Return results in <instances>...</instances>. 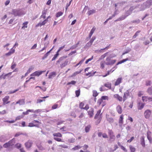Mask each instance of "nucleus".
<instances>
[{
  "label": "nucleus",
  "instance_id": "052dcab7",
  "mask_svg": "<svg viewBox=\"0 0 152 152\" xmlns=\"http://www.w3.org/2000/svg\"><path fill=\"white\" fill-rule=\"evenodd\" d=\"M16 121V120H12L10 121H9V120H6L4 121V122H6L9 123H14Z\"/></svg>",
  "mask_w": 152,
  "mask_h": 152
},
{
  "label": "nucleus",
  "instance_id": "4be33fe9",
  "mask_svg": "<svg viewBox=\"0 0 152 152\" xmlns=\"http://www.w3.org/2000/svg\"><path fill=\"white\" fill-rule=\"evenodd\" d=\"M9 96H7L5 97L3 99V102L4 104H7L9 103V102H7V101L9 100Z\"/></svg>",
  "mask_w": 152,
  "mask_h": 152
},
{
  "label": "nucleus",
  "instance_id": "cd10ccee",
  "mask_svg": "<svg viewBox=\"0 0 152 152\" xmlns=\"http://www.w3.org/2000/svg\"><path fill=\"white\" fill-rule=\"evenodd\" d=\"M129 148L131 152H135V151L136 148L132 145H129Z\"/></svg>",
  "mask_w": 152,
  "mask_h": 152
},
{
  "label": "nucleus",
  "instance_id": "69168bd1",
  "mask_svg": "<svg viewBox=\"0 0 152 152\" xmlns=\"http://www.w3.org/2000/svg\"><path fill=\"white\" fill-rule=\"evenodd\" d=\"M134 139V137H131L130 139L127 140V142L129 143H130Z\"/></svg>",
  "mask_w": 152,
  "mask_h": 152
},
{
  "label": "nucleus",
  "instance_id": "6e6d98bb",
  "mask_svg": "<svg viewBox=\"0 0 152 152\" xmlns=\"http://www.w3.org/2000/svg\"><path fill=\"white\" fill-rule=\"evenodd\" d=\"M15 146L17 148H21V145L20 143H17L15 145Z\"/></svg>",
  "mask_w": 152,
  "mask_h": 152
},
{
  "label": "nucleus",
  "instance_id": "774afa93",
  "mask_svg": "<svg viewBox=\"0 0 152 152\" xmlns=\"http://www.w3.org/2000/svg\"><path fill=\"white\" fill-rule=\"evenodd\" d=\"M121 148L122 150H123L124 151L126 152H127V150L123 146H121Z\"/></svg>",
  "mask_w": 152,
  "mask_h": 152
},
{
  "label": "nucleus",
  "instance_id": "ea45409f",
  "mask_svg": "<svg viewBox=\"0 0 152 152\" xmlns=\"http://www.w3.org/2000/svg\"><path fill=\"white\" fill-rule=\"evenodd\" d=\"M63 14V12H57L56 14V16L57 18H58L61 16Z\"/></svg>",
  "mask_w": 152,
  "mask_h": 152
},
{
  "label": "nucleus",
  "instance_id": "f257e3e1",
  "mask_svg": "<svg viewBox=\"0 0 152 152\" xmlns=\"http://www.w3.org/2000/svg\"><path fill=\"white\" fill-rule=\"evenodd\" d=\"M108 134L109 136V140L110 142L114 141L115 137L113 131L111 129H108Z\"/></svg>",
  "mask_w": 152,
  "mask_h": 152
},
{
  "label": "nucleus",
  "instance_id": "0eeeda50",
  "mask_svg": "<svg viewBox=\"0 0 152 152\" xmlns=\"http://www.w3.org/2000/svg\"><path fill=\"white\" fill-rule=\"evenodd\" d=\"M129 95L130 92L128 90L124 92L123 97V102H124L127 99L128 97L129 96Z\"/></svg>",
  "mask_w": 152,
  "mask_h": 152
},
{
  "label": "nucleus",
  "instance_id": "79ce46f5",
  "mask_svg": "<svg viewBox=\"0 0 152 152\" xmlns=\"http://www.w3.org/2000/svg\"><path fill=\"white\" fill-rule=\"evenodd\" d=\"M68 61H65L61 65V68H63L67 64Z\"/></svg>",
  "mask_w": 152,
  "mask_h": 152
},
{
  "label": "nucleus",
  "instance_id": "e433bc0d",
  "mask_svg": "<svg viewBox=\"0 0 152 152\" xmlns=\"http://www.w3.org/2000/svg\"><path fill=\"white\" fill-rule=\"evenodd\" d=\"M98 95V93L96 90L93 91V96L94 97L97 96Z\"/></svg>",
  "mask_w": 152,
  "mask_h": 152
},
{
  "label": "nucleus",
  "instance_id": "a19ab883",
  "mask_svg": "<svg viewBox=\"0 0 152 152\" xmlns=\"http://www.w3.org/2000/svg\"><path fill=\"white\" fill-rule=\"evenodd\" d=\"M75 93L76 96L77 97H78L79 96L80 94V89H79L78 90L76 91L75 92Z\"/></svg>",
  "mask_w": 152,
  "mask_h": 152
},
{
  "label": "nucleus",
  "instance_id": "6e6552de",
  "mask_svg": "<svg viewBox=\"0 0 152 152\" xmlns=\"http://www.w3.org/2000/svg\"><path fill=\"white\" fill-rule=\"evenodd\" d=\"M45 71H36L33 73L31 74L30 76H39L40 75H41L43 72H45Z\"/></svg>",
  "mask_w": 152,
  "mask_h": 152
},
{
  "label": "nucleus",
  "instance_id": "e2e57ef3",
  "mask_svg": "<svg viewBox=\"0 0 152 152\" xmlns=\"http://www.w3.org/2000/svg\"><path fill=\"white\" fill-rule=\"evenodd\" d=\"M92 45V44L89 42L86 44L85 47H90Z\"/></svg>",
  "mask_w": 152,
  "mask_h": 152
},
{
  "label": "nucleus",
  "instance_id": "f3484780",
  "mask_svg": "<svg viewBox=\"0 0 152 152\" xmlns=\"http://www.w3.org/2000/svg\"><path fill=\"white\" fill-rule=\"evenodd\" d=\"M106 60L107 61L108 60L109 61L108 62L107 64V65L113 64H114L116 61L115 60H110L108 58H107Z\"/></svg>",
  "mask_w": 152,
  "mask_h": 152
},
{
  "label": "nucleus",
  "instance_id": "a18cd8bd",
  "mask_svg": "<svg viewBox=\"0 0 152 152\" xmlns=\"http://www.w3.org/2000/svg\"><path fill=\"white\" fill-rule=\"evenodd\" d=\"M146 2L149 6L152 5V0H148Z\"/></svg>",
  "mask_w": 152,
  "mask_h": 152
},
{
  "label": "nucleus",
  "instance_id": "2eb2a0df",
  "mask_svg": "<svg viewBox=\"0 0 152 152\" xmlns=\"http://www.w3.org/2000/svg\"><path fill=\"white\" fill-rule=\"evenodd\" d=\"M104 86L107 88L109 89H111L112 88L111 83L109 82H107L104 83Z\"/></svg>",
  "mask_w": 152,
  "mask_h": 152
},
{
  "label": "nucleus",
  "instance_id": "864d4df0",
  "mask_svg": "<svg viewBox=\"0 0 152 152\" xmlns=\"http://www.w3.org/2000/svg\"><path fill=\"white\" fill-rule=\"evenodd\" d=\"M58 104H55L52 106V108L53 109H56L58 107Z\"/></svg>",
  "mask_w": 152,
  "mask_h": 152
},
{
  "label": "nucleus",
  "instance_id": "bb28decb",
  "mask_svg": "<svg viewBox=\"0 0 152 152\" xmlns=\"http://www.w3.org/2000/svg\"><path fill=\"white\" fill-rule=\"evenodd\" d=\"M53 48L50 50L48 52L45 54L44 56L42 58V59L44 60L45 58H46L48 56L49 53L52 50Z\"/></svg>",
  "mask_w": 152,
  "mask_h": 152
},
{
  "label": "nucleus",
  "instance_id": "aec40b11",
  "mask_svg": "<svg viewBox=\"0 0 152 152\" xmlns=\"http://www.w3.org/2000/svg\"><path fill=\"white\" fill-rule=\"evenodd\" d=\"M102 103V107H103L105 105V104L103 103V100L102 99H101V98L99 99L97 102V104L99 106Z\"/></svg>",
  "mask_w": 152,
  "mask_h": 152
},
{
  "label": "nucleus",
  "instance_id": "6ab92c4d",
  "mask_svg": "<svg viewBox=\"0 0 152 152\" xmlns=\"http://www.w3.org/2000/svg\"><path fill=\"white\" fill-rule=\"evenodd\" d=\"M106 118L107 121H108L110 123H112L114 121L113 118L110 117L109 115H106Z\"/></svg>",
  "mask_w": 152,
  "mask_h": 152
},
{
  "label": "nucleus",
  "instance_id": "5fc2aeb1",
  "mask_svg": "<svg viewBox=\"0 0 152 152\" xmlns=\"http://www.w3.org/2000/svg\"><path fill=\"white\" fill-rule=\"evenodd\" d=\"M104 86H102L100 88H99V90L101 91H104L105 89H104Z\"/></svg>",
  "mask_w": 152,
  "mask_h": 152
},
{
  "label": "nucleus",
  "instance_id": "b1692460",
  "mask_svg": "<svg viewBox=\"0 0 152 152\" xmlns=\"http://www.w3.org/2000/svg\"><path fill=\"white\" fill-rule=\"evenodd\" d=\"M56 75V73L55 72H53L50 73L49 76L48 78L50 79L52 78L55 77Z\"/></svg>",
  "mask_w": 152,
  "mask_h": 152
},
{
  "label": "nucleus",
  "instance_id": "7c9ffc66",
  "mask_svg": "<svg viewBox=\"0 0 152 152\" xmlns=\"http://www.w3.org/2000/svg\"><path fill=\"white\" fill-rule=\"evenodd\" d=\"M147 92L150 95H152V88L151 87L149 88L147 90Z\"/></svg>",
  "mask_w": 152,
  "mask_h": 152
},
{
  "label": "nucleus",
  "instance_id": "473e14b6",
  "mask_svg": "<svg viewBox=\"0 0 152 152\" xmlns=\"http://www.w3.org/2000/svg\"><path fill=\"white\" fill-rule=\"evenodd\" d=\"M142 100L143 102H147L148 101V97L146 96H143L142 97Z\"/></svg>",
  "mask_w": 152,
  "mask_h": 152
},
{
  "label": "nucleus",
  "instance_id": "72a5a7b5",
  "mask_svg": "<svg viewBox=\"0 0 152 152\" xmlns=\"http://www.w3.org/2000/svg\"><path fill=\"white\" fill-rule=\"evenodd\" d=\"M147 137L148 140H149L150 143V144H151L152 143V138L151 136L148 135V133H147Z\"/></svg>",
  "mask_w": 152,
  "mask_h": 152
},
{
  "label": "nucleus",
  "instance_id": "603ef678",
  "mask_svg": "<svg viewBox=\"0 0 152 152\" xmlns=\"http://www.w3.org/2000/svg\"><path fill=\"white\" fill-rule=\"evenodd\" d=\"M76 83V82L75 81H72L70 82H68L67 83V85H69L70 84H72V85H75Z\"/></svg>",
  "mask_w": 152,
  "mask_h": 152
},
{
  "label": "nucleus",
  "instance_id": "49530a36",
  "mask_svg": "<svg viewBox=\"0 0 152 152\" xmlns=\"http://www.w3.org/2000/svg\"><path fill=\"white\" fill-rule=\"evenodd\" d=\"M5 137H4L2 136L0 137V141L1 142H4L6 141Z\"/></svg>",
  "mask_w": 152,
  "mask_h": 152
},
{
  "label": "nucleus",
  "instance_id": "5701e85b",
  "mask_svg": "<svg viewBox=\"0 0 152 152\" xmlns=\"http://www.w3.org/2000/svg\"><path fill=\"white\" fill-rule=\"evenodd\" d=\"M124 116V115L122 114L120 116L119 118L118 122L119 124L121 125L123 123Z\"/></svg>",
  "mask_w": 152,
  "mask_h": 152
},
{
  "label": "nucleus",
  "instance_id": "c03bdc74",
  "mask_svg": "<svg viewBox=\"0 0 152 152\" xmlns=\"http://www.w3.org/2000/svg\"><path fill=\"white\" fill-rule=\"evenodd\" d=\"M31 79H33V80H35V77L34 76H32L31 77H30L27 80H26L25 83H28Z\"/></svg>",
  "mask_w": 152,
  "mask_h": 152
},
{
  "label": "nucleus",
  "instance_id": "9b49d317",
  "mask_svg": "<svg viewBox=\"0 0 152 152\" xmlns=\"http://www.w3.org/2000/svg\"><path fill=\"white\" fill-rule=\"evenodd\" d=\"M113 97L117 99L118 100L119 102H122L123 101V97L120 96L118 94H115L114 95Z\"/></svg>",
  "mask_w": 152,
  "mask_h": 152
},
{
  "label": "nucleus",
  "instance_id": "412c9836",
  "mask_svg": "<svg viewBox=\"0 0 152 152\" xmlns=\"http://www.w3.org/2000/svg\"><path fill=\"white\" fill-rule=\"evenodd\" d=\"M140 142L141 144L144 147H145V146L144 137L143 136L141 137H140Z\"/></svg>",
  "mask_w": 152,
  "mask_h": 152
},
{
  "label": "nucleus",
  "instance_id": "09e8293b",
  "mask_svg": "<svg viewBox=\"0 0 152 152\" xmlns=\"http://www.w3.org/2000/svg\"><path fill=\"white\" fill-rule=\"evenodd\" d=\"M140 31H137L135 33V34L133 36V38H135L138 35V34L140 32Z\"/></svg>",
  "mask_w": 152,
  "mask_h": 152
},
{
  "label": "nucleus",
  "instance_id": "c9c22d12",
  "mask_svg": "<svg viewBox=\"0 0 152 152\" xmlns=\"http://www.w3.org/2000/svg\"><path fill=\"white\" fill-rule=\"evenodd\" d=\"M96 12V11L94 10H91L89 11L88 12V15H90L92 14L95 13Z\"/></svg>",
  "mask_w": 152,
  "mask_h": 152
},
{
  "label": "nucleus",
  "instance_id": "4d7b16f0",
  "mask_svg": "<svg viewBox=\"0 0 152 152\" xmlns=\"http://www.w3.org/2000/svg\"><path fill=\"white\" fill-rule=\"evenodd\" d=\"M95 39L96 37H93L89 41V42L91 43L92 44L93 42L95 40Z\"/></svg>",
  "mask_w": 152,
  "mask_h": 152
},
{
  "label": "nucleus",
  "instance_id": "423d86ee",
  "mask_svg": "<svg viewBox=\"0 0 152 152\" xmlns=\"http://www.w3.org/2000/svg\"><path fill=\"white\" fill-rule=\"evenodd\" d=\"M85 105L84 103L82 102L80 103L79 105V107L81 109H84L87 110L89 108V106L88 104H86L85 107H84Z\"/></svg>",
  "mask_w": 152,
  "mask_h": 152
},
{
  "label": "nucleus",
  "instance_id": "de8ad7c7",
  "mask_svg": "<svg viewBox=\"0 0 152 152\" xmlns=\"http://www.w3.org/2000/svg\"><path fill=\"white\" fill-rule=\"evenodd\" d=\"M23 134V133L21 132H18L16 133L15 135L14 136L15 137H16L19 136L20 135H22Z\"/></svg>",
  "mask_w": 152,
  "mask_h": 152
},
{
  "label": "nucleus",
  "instance_id": "ddd939ff",
  "mask_svg": "<svg viewBox=\"0 0 152 152\" xmlns=\"http://www.w3.org/2000/svg\"><path fill=\"white\" fill-rule=\"evenodd\" d=\"M94 109L93 108H91L90 110L88 111V115L90 118L92 117L94 115Z\"/></svg>",
  "mask_w": 152,
  "mask_h": 152
},
{
  "label": "nucleus",
  "instance_id": "0e129e2a",
  "mask_svg": "<svg viewBox=\"0 0 152 152\" xmlns=\"http://www.w3.org/2000/svg\"><path fill=\"white\" fill-rule=\"evenodd\" d=\"M59 146L63 148H68V146L64 145H59Z\"/></svg>",
  "mask_w": 152,
  "mask_h": 152
},
{
  "label": "nucleus",
  "instance_id": "bf43d9fd",
  "mask_svg": "<svg viewBox=\"0 0 152 152\" xmlns=\"http://www.w3.org/2000/svg\"><path fill=\"white\" fill-rule=\"evenodd\" d=\"M66 128V127L65 126H64L60 128V130H61V132H65L66 131L65 129Z\"/></svg>",
  "mask_w": 152,
  "mask_h": 152
},
{
  "label": "nucleus",
  "instance_id": "f704fd0d",
  "mask_svg": "<svg viewBox=\"0 0 152 152\" xmlns=\"http://www.w3.org/2000/svg\"><path fill=\"white\" fill-rule=\"evenodd\" d=\"M96 72H89L88 73L86 74V76H88L89 75V77L93 76L94 75V74L96 73Z\"/></svg>",
  "mask_w": 152,
  "mask_h": 152
},
{
  "label": "nucleus",
  "instance_id": "7ed1b4c3",
  "mask_svg": "<svg viewBox=\"0 0 152 152\" xmlns=\"http://www.w3.org/2000/svg\"><path fill=\"white\" fill-rule=\"evenodd\" d=\"M53 135L54 137V139L55 140L58 141V142H63V141L60 138H57V137H62V134L59 133L57 132L56 133H54L53 134Z\"/></svg>",
  "mask_w": 152,
  "mask_h": 152
},
{
  "label": "nucleus",
  "instance_id": "f8f14e48",
  "mask_svg": "<svg viewBox=\"0 0 152 152\" xmlns=\"http://www.w3.org/2000/svg\"><path fill=\"white\" fill-rule=\"evenodd\" d=\"M116 110L119 114H121L123 112V109L121 105H118L116 107Z\"/></svg>",
  "mask_w": 152,
  "mask_h": 152
},
{
  "label": "nucleus",
  "instance_id": "8fccbe9b",
  "mask_svg": "<svg viewBox=\"0 0 152 152\" xmlns=\"http://www.w3.org/2000/svg\"><path fill=\"white\" fill-rule=\"evenodd\" d=\"M101 99L103 100H108V97L107 96H103L101 97Z\"/></svg>",
  "mask_w": 152,
  "mask_h": 152
},
{
  "label": "nucleus",
  "instance_id": "13d9d810",
  "mask_svg": "<svg viewBox=\"0 0 152 152\" xmlns=\"http://www.w3.org/2000/svg\"><path fill=\"white\" fill-rule=\"evenodd\" d=\"M6 113L7 111L5 110H4L1 111H0V115H4Z\"/></svg>",
  "mask_w": 152,
  "mask_h": 152
},
{
  "label": "nucleus",
  "instance_id": "c85d7f7f",
  "mask_svg": "<svg viewBox=\"0 0 152 152\" xmlns=\"http://www.w3.org/2000/svg\"><path fill=\"white\" fill-rule=\"evenodd\" d=\"M91 127L90 125H88L86 126L85 128V131L86 132H89L90 129Z\"/></svg>",
  "mask_w": 152,
  "mask_h": 152
},
{
  "label": "nucleus",
  "instance_id": "393cba45",
  "mask_svg": "<svg viewBox=\"0 0 152 152\" xmlns=\"http://www.w3.org/2000/svg\"><path fill=\"white\" fill-rule=\"evenodd\" d=\"M12 72H9L8 73H7L4 75H1L0 76V80H1L2 78H3L4 79L6 78L7 76L8 75H11Z\"/></svg>",
  "mask_w": 152,
  "mask_h": 152
},
{
  "label": "nucleus",
  "instance_id": "f03ea898",
  "mask_svg": "<svg viewBox=\"0 0 152 152\" xmlns=\"http://www.w3.org/2000/svg\"><path fill=\"white\" fill-rule=\"evenodd\" d=\"M15 142V138H13L10 140L9 141L5 143L3 145V146L4 148H7L9 147L10 146L14 145Z\"/></svg>",
  "mask_w": 152,
  "mask_h": 152
},
{
  "label": "nucleus",
  "instance_id": "2f4dec72",
  "mask_svg": "<svg viewBox=\"0 0 152 152\" xmlns=\"http://www.w3.org/2000/svg\"><path fill=\"white\" fill-rule=\"evenodd\" d=\"M81 148V147L80 145H77L75 146V147L73 148H72V150L73 151H75L76 150H78L80 148Z\"/></svg>",
  "mask_w": 152,
  "mask_h": 152
},
{
  "label": "nucleus",
  "instance_id": "39448f33",
  "mask_svg": "<svg viewBox=\"0 0 152 152\" xmlns=\"http://www.w3.org/2000/svg\"><path fill=\"white\" fill-rule=\"evenodd\" d=\"M94 118L96 120L95 121L96 124H99L101 122L102 118V113L100 115L96 113L95 115Z\"/></svg>",
  "mask_w": 152,
  "mask_h": 152
},
{
  "label": "nucleus",
  "instance_id": "c756f323",
  "mask_svg": "<svg viewBox=\"0 0 152 152\" xmlns=\"http://www.w3.org/2000/svg\"><path fill=\"white\" fill-rule=\"evenodd\" d=\"M14 52L15 50L14 49H11L8 53H6V55L7 56H10L12 53H13Z\"/></svg>",
  "mask_w": 152,
  "mask_h": 152
},
{
  "label": "nucleus",
  "instance_id": "20e7f679",
  "mask_svg": "<svg viewBox=\"0 0 152 152\" xmlns=\"http://www.w3.org/2000/svg\"><path fill=\"white\" fill-rule=\"evenodd\" d=\"M152 111L149 109L146 110L144 113V115L146 119H149L151 115Z\"/></svg>",
  "mask_w": 152,
  "mask_h": 152
},
{
  "label": "nucleus",
  "instance_id": "58836bf2",
  "mask_svg": "<svg viewBox=\"0 0 152 152\" xmlns=\"http://www.w3.org/2000/svg\"><path fill=\"white\" fill-rule=\"evenodd\" d=\"M28 126L30 127H33L34 126L38 127V126L37 125H35L32 123H30L29 124Z\"/></svg>",
  "mask_w": 152,
  "mask_h": 152
},
{
  "label": "nucleus",
  "instance_id": "3c124183",
  "mask_svg": "<svg viewBox=\"0 0 152 152\" xmlns=\"http://www.w3.org/2000/svg\"><path fill=\"white\" fill-rule=\"evenodd\" d=\"M151 81L150 80H147L146 81V86H150L151 85Z\"/></svg>",
  "mask_w": 152,
  "mask_h": 152
},
{
  "label": "nucleus",
  "instance_id": "338daca9",
  "mask_svg": "<svg viewBox=\"0 0 152 152\" xmlns=\"http://www.w3.org/2000/svg\"><path fill=\"white\" fill-rule=\"evenodd\" d=\"M65 45H64L63 46L60 47L57 51L58 52H59L61 50L65 47Z\"/></svg>",
  "mask_w": 152,
  "mask_h": 152
},
{
  "label": "nucleus",
  "instance_id": "4c0bfd02",
  "mask_svg": "<svg viewBox=\"0 0 152 152\" xmlns=\"http://www.w3.org/2000/svg\"><path fill=\"white\" fill-rule=\"evenodd\" d=\"M59 55V52H58L57 51L56 53V54H55L54 57H53V58L52 59V61H53L56 59L57 57Z\"/></svg>",
  "mask_w": 152,
  "mask_h": 152
},
{
  "label": "nucleus",
  "instance_id": "1a4fd4ad",
  "mask_svg": "<svg viewBox=\"0 0 152 152\" xmlns=\"http://www.w3.org/2000/svg\"><path fill=\"white\" fill-rule=\"evenodd\" d=\"M48 21V20L45 19L42 22H40L36 25V27H41L42 26L45 25Z\"/></svg>",
  "mask_w": 152,
  "mask_h": 152
},
{
  "label": "nucleus",
  "instance_id": "dca6fc26",
  "mask_svg": "<svg viewBox=\"0 0 152 152\" xmlns=\"http://www.w3.org/2000/svg\"><path fill=\"white\" fill-rule=\"evenodd\" d=\"M144 105V103L140 102H139L137 105V108L139 110H141L143 108Z\"/></svg>",
  "mask_w": 152,
  "mask_h": 152
},
{
  "label": "nucleus",
  "instance_id": "680f3d73",
  "mask_svg": "<svg viewBox=\"0 0 152 152\" xmlns=\"http://www.w3.org/2000/svg\"><path fill=\"white\" fill-rule=\"evenodd\" d=\"M81 72V71H77V72H75V73H74L72 75V76H76L77 75V74L80 73Z\"/></svg>",
  "mask_w": 152,
  "mask_h": 152
},
{
  "label": "nucleus",
  "instance_id": "a211bd4d",
  "mask_svg": "<svg viewBox=\"0 0 152 152\" xmlns=\"http://www.w3.org/2000/svg\"><path fill=\"white\" fill-rule=\"evenodd\" d=\"M122 80V77L118 78L115 83V86H118L121 83Z\"/></svg>",
  "mask_w": 152,
  "mask_h": 152
},
{
  "label": "nucleus",
  "instance_id": "a878e982",
  "mask_svg": "<svg viewBox=\"0 0 152 152\" xmlns=\"http://www.w3.org/2000/svg\"><path fill=\"white\" fill-rule=\"evenodd\" d=\"M28 21L25 22L23 23V26L22 27V29H25V28H27L28 27Z\"/></svg>",
  "mask_w": 152,
  "mask_h": 152
},
{
  "label": "nucleus",
  "instance_id": "9d476101",
  "mask_svg": "<svg viewBox=\"0 0 152 152\" xmlns=\"http://www.w3.org/2000/svg\"><path fill=\"white\" fill-rule=\"evenodd\" d=\"M98 137H102L103 138H107L108 137L107 134L105 133H102V132H99L98 133Z\"/></svg>",
  "mask_w": 152,
  "mask_h": 152
},
{
  "label": "nucleus",
  "instance_id": "37998d69",
  "mask_svg": "<svg viewBox=\"0 0 152 152\" xmlns=\"http://www.w3.org/2000/svg\"><path fill=\"white\" fill-rule=\"evenodd\" d=\"M108 53H106L102 55L99 58V60H102V59H104L107 55Z\"/></svg>",
  "mask_w": 152,
  "mask_h": 152
},
{
  "label": "nucleus",
  "instance_id": "4468645a",
  "mask_svg": "<svg viewBox=\"0 0 152 152\" xmlns=\"http://www.w3.org/2000/svg\"><path fill=\"white\" fill-rule=\"evenodd\" d=\"M32 142L30 140H28L25 144V146L27 148H29L32 146Z\"/></svg>",
  "mask_w": 152,
  "mask_h": 152
}]
</instances>
